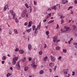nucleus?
Listing matches in <instances>:
<instances>
[{
	"mask_svg": "<svg viewBox=\"0 0 77 77\" xmlns=\"http://www.w3.org/2000/svg\"><path fill=\"white\" fill-rule=\"evenodd\" d=\"M26 16V17L29 18V17H28V14H27V10H24L21 13V16L22 17H24Z\"/></svg>",
	"mask_w": 77,
	"mask_h": 77,
	"instance_id": "1",
	"label": "nucleus"
},
{
	"mask_svg": "<svg viewBox=\"0 0 77 77\" xmlns=\"http://www.w3.org/2000/svg\"><path fill=\"white\" fill-rule=\"evenodd\" d=\"M41 22H40L39 25L37 26V27L35 29V30L34 32V33L35 34H36L37 33V31H38V29H41Z\"/></svg>",
	"mask_w": 77,
	"mask_h": 77,
	"instance_id": "2",
	"label": "nucleus"
},
{
	"mask_svg": "<svg viewBox=\"0 0 77 77\" xmlns=\"http://www.w3.org/2000/svg\"><path fill=\"white\" fill-rule=\"evenodd\" d=\"M18 57H15L13 58V65H15L16 64V60H18Z\"/></svg>",
	"mask_w": 77,
	"mask_h": 77,
	"instance_id": "3",
	"label": "nucleus"
},
{
	"mask_svg": "<svg viewBox=\"0 0 77 77\" xmlns=\"http://www.w3.org/2000/svg\"><path fill=\"white\" fill-rule=\"evenodd\" d=\"M10 13L11 14V15L13 16V19H15V14L14 13V11L13 10H11L10 11Z\"/></svg>",
	"mask_w": 77,
	"mask_h": 77,
	"instance_id": "4",
	"label": "nucleus"
},
{
	"mask_svg": "<svg viewBox=\"0 0 77 77\" xmlns=\"http://www.w3.org/2000/svg\"><path fill=\"white\" fill-rule=\"evenodd\" d=\"M64 29L63 30V32H68L70 28L69 27H66V26H64Z\"/></svg>",
	"mask_w": 77,
	"mask_h": 77,
	"instance_id": "5",
	"label": "nucleus"
},
{
	"mask_svg": "<svg viewBox=\"0 0 77 77\" xmlns=\"http://www.w3.org/2000/svg\"><path fill=\"white\" fill-rule=\"evenodd\" d=\"M16 67L17 69H20V62H19L17 63L16 65Z\"/></svg>",
	"mask_w": 77,
	"mask_h": 77,
	"instance_id": "6",
	"label": "nucleus"
},
{
	"mask_svg": "<svg viewBox=\"0 0 77 77\" xmlns=\"http://www.w3.org/2000/svg\"><path fill=\"white\" fill-rule=\"evenodd\" d=\"M32 45L31 44H29L28 45V48L29 51H31V50H32Z\"/></svg>",
	"mask_w": 77,
	"mask_h": 77,
	"instance_id": "7",
	"label": "nucleus"
},
{
	"mask_svg": "<svg viewBox=\"0 0 77 77\" xmlns=\"http://www.w3.org/2000/svg\"><path fill=\"white\" fill-rule=\"evenodd\" d=\"M53 38V42H56L57 41V37L56 36H55Z\"/></svg>",
	"mask_w": 77,
	"mask_h": 77,
	"instance_id": "8",
	"label": "nucleus"
},
{
	"mask_svg": "<svg viewBox=\"0 0 77 77\" xmlns=\"http://www.w3.org/2000/svg\"><path fill=\"white\" fill-rule=\"evenodd\" d=\"M63 71L64 72V74H68V69H63Z\"/></svg>",
	"mask_w": 77,
	"mask_h": 77,
	"instance_id": "9",
	"label": "nucleus"
},
{
	"mask_svg": "<svg viewBox=\"0 0 77 77\" xmlns=\"http://www.w3.org/2000/svg\"><path fill=\"white\" fill-rule=\"evenodd\" d=\"M25 5L26 6V7L27 8H29L30 11V12H31L32 11V7H31V6H29V7H28V5H27V4H25Z\"/></svg>",
	"mask_w": 77,
	"mask_h": 77,
	"instance_id": "10",
	"label": "nucleus"
},
{
	"mask_svg": "<svg viewBox=\"0 0 77 77\" xmlns=\"http://www.w3.org/2000/svg\"><path fill=\"white\" fill-rule=\"evenodd\" d=\"M32 22L30 21L29 22V24L28 25V27H30L32 26Z\"/></svg>",
	"mask_w": 77,
	"mask_h": 77,
	"instance_id": "11",
	"label": "nucleus"
},
{
	"mask_svg": "<svg viewBox=\"0 0 77 77\" xmlns=\"http://www.w3.org/2000/svg\"><path fill=\"white\" fill-rule=\"evenodd\" d=\"M8 8V5H6L5 6L4 8V11H6Z\"/></svg>",
	"mask_w": 77,
	"mask_h": 77,
	"instance_id": "12",
	"label": "nucleus"
},
{
	"mask_svg": "<svg viewBox=\"0 0 77 77\" xmlns=\"http://www.w3.org/2000/svg\"><path fill=\"white\" fill-rule=\"evenodd\" d=\"M51 60L52 62H54L56 60V58L54 57L51 58Z\"/></svg>",
	"mask_w": 77,
	"mask_h": 77,
	"instance_id": "13",
	"label": "nucleus"
},
{
	"mask_svg": "<svg viewBox=\"0 0 77 77\" xmlns=\"http://www.w3.org/2000/svg\"><path fill=\"white\" fill-rule=\"evenodd\" d=\"M19 53L20 54H23L24 53V51L23 50H21L19 51Z\"/></svg>",
	"mask_w": 77,
	"mask_h": 77,
	"instance_id": "14",
	"label": "nucleus"
},
{
	"mask_svg": "<svg viewBox=\"0 0 77 77\" xmlns=\"http://www.w3.org/2000/svg\"><path fill=\"white\" fill-rule=\"evenodd\" d=\"M33 63L32 64H31V66H33V67L34 68H36V66H37L35 64L33 65Z\"/></svg>",
	"mask_w": 77,
	"mask_h": 77,
	"instance_id": "15",
	"label": "nucleus"
},
{
	"mask_svg": "<svg viewBox=\"0 0 77 77\" xmlns=\"http://www.w3.org/2000/svg\"><path fill=\"white\" fill-rule=\"evenodd\" d=\"M33 30L34 31L35 30V28H36V26L35 25H33L32 26Z\"/></svg>",
	"mask_w": 77,
	"mask_h": 77,
	"instance_id": "16",
	"label": "nucleus"
},
{
	"mask_svg": "<svg viewBox=\"0 0 77 77\" xmlns=\"http://www.w3.org/2000/svg\"><path fill=\"white\" fill-rule=\"evenodd\" d=\"M51 9L52 10L54 9V10H56V6L54 5V7H51Z\"/></svg>",
	"mask_w": 77,
	"mask_h": 77,
	"instance_id": "17",
	"label": "nucleus"
},
{
	"mask_svg": "<svg viewBox=\"0 0 77 77\" xmlns=\"http://www.w3.org/2000/svg\"><path fill=\"white\" fill-rule=\"evenodd\" d=\"M14 32L15 34H18V31H17V30L16 29L14 30Z\"/></svg>",
	"mask_w": 77,
	"mask_h": 77,
	"instance_id": "18",
	"label": "nucleus"
},
{
	"mask_svg": "<svg viewBox=\"0 0 77 77\" xmlns=\"http://www.w3.org/2000/svg\"><path fill=\"white\" fill-rule=\"evenodd\" d=\"M28 69H29V67L27 66L25 67L24 68V71H27V70Z\"/></svg>",
	"mask_w": 77,
	"mask_h": 77,
	"instance_id": "19",
	"label": "nucleus"
},
{
	"mask_svg": "<svg viewBox=\"0 0 77 77\" xmlns=\"http://www.w3.org/2000/svg\"><path fill=\"white\" fill-rule=\"evenodd\" d=\"M72 28L73 29L72 30H75V29L76 28V27L74 26H72Z\"/></svg>",
	"mask_w": 77,
	"mask_h": 77,
	"instance_id": "20",
	"label": "nucleus"
},
{
	"mask_svg": "<svg viewBox=\"0 0 77 77\" xmlns=\"http://www.w3.org/2000/svg\"><path fill=\"white\" fill-rule=\"evenodd\" d=\"M31 30H32V29L31 28L29 29H27L26 30V31L27 32H30L31 31Z\"/></svg>",
	"mask_w": 77,
	"mask_h": 77,
	"instance_id": "21",
	"label": "nucleus"
},
{
	"mask_svg": "<svg viewBox=\"0 0 77 77\" xmlns=\"http://www.w3.org/2000/svg\"><path fill=\"white\" fill-rule=\"evenodd\" d=\"M6 57L5 56H4L2 57V60H6Z\"/></svg>",
	"mask_w": 77,
	"mask_h": 77,
	"instance_id": "22",
	"label": "nucleus"
},
{
	"mask_svg": "<svg viewBox=\"0 0 77 77\" xmlns=\"http://www.w3.org/2000/svg\"><path fill=\"white\" fill-rule=\"evenodd\" d=\"M19 21H18V19H17V18H15V22L16 23H18Z\"/></svg>",
	"mask_w": 77,
	"mask_h": 77,
	"instance_id": "23",
	"label": "nucleus"
},
{
	"mask_svg": "<svg viewBox=\"0 0 77 77\" xmlns=\"http://www.w3.org/2000/svg\"><path fill=\"white\" fill-rule=\"evenodd\" d=\"M56 49L57 50H60V47H57L56 48Z\"/></svg>",
	"mask_w": 77,
	"mask_h": 77,
	"instance_id": "24",
	"label": "nucleus"
},
{
	"mask_svg": "<svg viewBox=\"0 0 77 77\" xmlns=\"http://www.w3.org/2000/svg\"><path fill=\"white\" fill-rule=\"evenodd\" d=\"M63 51L64 53H66V49H63Z\"/></svg>",
	"mask_w": 77,
	"mask_h": 77,
	"instance_id": "25",
	"label": "nucleus"
},
{
	"mask_svg": "<svg viewBox=\"0 0 77 77\" xmlns=\"http://www.w3.org/2000/svg\"><path fill=\"white\" fill-rule=\"evenodd\" d=\"M26 60V57H25L23 60H22V62H24Z\"/></svg>",
	"mask_w": 77,
	"mask_h": 77,
	"instance_id": "26",
	"label": "nucleus"
},
{
	"mask_svg": "<svg viewBox=\"0 0 77 77\" xmlns=\"http://www.w3.org/2000/svg\"><path fill=\"white\" fill-rule=\"evenodd\" d=\"M39 55H42V51H39Z\"/></svg>",
	"mask_w": 77,
	"mask_h": 77,
	"instance_id": "27",
	"label": "nucleus"
},
{
	"mask_svg": "<svg viewBox=\"0 0 77 77\" xmlns=\"http://www.w3.org/2000/svg\"><path fill=\"white\" fill-rule=\"evenodd\" d=\"M44 73V71L43 70H41L40 72V74H42Z\"/></svg>",
	"mask_w": 77,
	"mask_h": 77,
	"instance_id": "28",
	"label": "nucleus"
},
{
	"mask_svg": "<svg viewBox=\"0 0 77 77\" xmlns=\"http://www.w3.org/2000/svg\"><path fill=\"white\" fill-rule=\"evenodd\" d=\"M47 58H48V57H45L44 59V61H45V60H46Z\"/></svg>",
	"mask_w": 77,
	"mask_h": 77,
	"instance_id": "29",
	"label": "nucleus"
},
{
	"mask_svg": "<svg viewBox=\"0 0 77 77\" xmlns=\"http://www.w3.org/2000/svg\"><path fill=\"white\" fill-rule=\"evenodd\" d=\"M11 75V74L10 73H8V74L7 75V77H9V76H10V75Z\"/></svg>",
	"mask_w": 77,
	"mask_h": 77,
	"instance_id": "30",
	"label": "nucleus"
},
{
	"mask_svg": "<svg viewBox=\"0 0 77 77\" xmlns=\"http://www.w3.org/2000/svg\"><path fill=\"white\" fill-rule=\"evenodd\" d=\"M46 35H48V34H49V31H47L46 32Z\"/></svg>",
	"mask_w": 77,
	"mask_h": 77,
	"instance_id": "31",
	"label": "nucleus"
},
{
	"mask_svg": "<svg viewBox=\"0 0 77 77\" xmlns=\"http://www.w3.org/2000/svg\"><path fill=\"white\" fill-rule=\"evenodd\" d=\"M73 45H77V43L76 42H73Z\"/></svg>",
	"mask_w": 77,
	"mask_h": 77,
	"instance_id": "32",
	"label": "nucleus"
},
{
	"mask_svg": "<svg viewBox=\"0 0 77 77\" xmlns=\"http://www.w3.org/2000/svg\"><path fill=\"white\" fill-rule=\"evenodd\" d=\"M62 4H65V0H63L62 2Z\"/></svg>",
	"mask_w": 77,
	"mask_h": 77,
	"instance_id": "33",
	"label": "nucleus"
},
{
	"mask_svg": "<svg viewBox=\"0 0 77 77\" xmlns=\"http://www.w3.org/2000/svg\"><path fill=\"white\" fill-rule=\"evenodd\" d=\"M49 66H51V65H54V63H50L49 65Z\"/></svg>",
	"mask_w": 77,
	"mask_h": 77,
	"instance_id": "34",
	"label": "nucleus"
},
{
	"mask_svg": "<svg viewBox=\"0 0 77 77\" xmlns=\"http://www.w3.org/2000/svg\"><path fill=\"white\" fill-rule=\"evenodd\" d=\"M61 24H63V23H64V20H63V19H62V20H61Z\"/></svg>",
	"mask_w": 77,
	"mask_h": 77,
	"instance_id": "35",
	"label": "nucleus"
},
{
	"mask_svg": "<svg viewBox=\"0 0 77 77\" xmlns=\"http://www.w3.org/2000/svg\"><path fill=\"white\" fill-rule=\"evenodd\" d=\"M72 75L73 76H74V75H75V72H74L73 71L72 72Z\"/></svg>",
	"mask_w": 77,
	"mask_h": 77,
	"instance_id": "36",
	"label": "nucleus"
},
{
	"mask_svg": "<svg viewBox=\"0 0 77 77\" xmlns=\"http://www.w3.org/2000/svg\"><path fill=\"white\" fill-rule=\"evenodd\" d=\"M27 24H28V23H27V22H26L24 24V26H27Z\"/></svg>",
	"mask_w": 77,
	"mask_h": 77,
	"instance_id": "37",
	"label": "nucleus"
},
{
	"mask_svg": "<svg viewBox=\"0 0 77 77\" xmlns=\"http://www.w3.org/2000/svg\"><path fill=\"white\" fill-rule=\"evenodd\" d=\"M18 50H19V49L18 48H17L15 49V51H18Z\"/></svg>",
	"mask_w": 77,
	"mask_h": 77,
	"instance_id": "38",
	"label": "nucleus"
},
{
	"mask_svg": "<svg viewBox=\"0 0 77 77\" xmlns=\"http://www.w3.org/2000/svg\"><path fill=\"white\" fill-rule=\"evenodd\" d=\"M34 5H37V3H36V2H35V1H34Z\"/></svg>",
	"mask_w": 77,
	"mask_h": 77,
	"instance_id": "39",
	"label": "nucleus"
},
{
	"mask_svg": "<svg viewBox=\"0 0 77 77\" xmlns=\"http://www.w3.org/2000/svg\"><path fill=\"white\" fill-rule=\"evenodd\" d=\"M61 58H62V57H60L58 58V60H60L61 59Z\"/></svg>",
	"mask_w": 77,
	"mask_h": 77,
	"instance_id": "40",
	"label": "nucleus"
},
{
	"mask_svg": "<svg viewBox=\"0 0 77 77\" xmlns=\"http://www.w3.org/2000/svg\"><path fill=\"white\" fill-rule=\"evenodd\" d=\"M49 17L48 16V15L46 16L45 17V18H46V19H47V18H48Z\"/></svg>",
	"mask_w": 77,
	"mask_h": 77,
	"instance_id": "41",
	"label": "nucleus"
},
{
	"mask_svg": "<svg viewBox=\"0 0 77 77\" xmlns=\"http://www.w3.org/2000/svg\"><path fill=\"white\" fill-rule=\"evenodd\" d=\"M47 47V45L46 44H45V48H46Z\"/></svg>",
	"mask_w": 77,
	"mask_h": 77,
	"instance_id": "42",
	"label": "nucleus"
},
{
	"mask_svg": "<svg viewBox=\"0 0 77 77\" xmlns=\"http://www.w3.org/2000/svg\"><path fill=\"white\" fill-rule=\"evenodd\" d=\"M46 21H47V19H45L43 20V22L44 23H45V22H46Z\"/></svg>",
	"mask_w": 77,
	"mask_h": 77,
	"instance_id": "43",
	"label": "nucleus"
},
{
	"mask_svg": "<svg viewBox=\"0 0 77 77\" xmlns=\"http://www.w3.org/2000/svg\"><path fill=\"white\" fill-rule=\"evenodd\" d=\"M9 34H10V35H11V34H12V32H11V31H9Z\"/></svg>",
	"mask_w": 77,
	"mask_h": 77,
	"instance_id": "44",
	"label": "nucleus"
},
{
	"mask_svg": "<svg viewBox=\"0 0 77 77\" xmlns=\"http://www.w3.org/2000/svg\"><path fill=\"white\" fill-rule=\"evenodd\" d=\"M2 64H4L5 63V61H2Z\"/></svg>",
	"mask_w": 77,
	"mask_h": 77,
	"instance_id": "45",
	"label": "nucleus"
},
{
	"mask_svg": "<svg viewBox=\"0 0 77 77\" xmlns=\"http://www.w3.org/2000/svg\"><path fill=\"white\" fill-rule=\"evenodd\" d=\"M29 61H31L32 60V58L30 57H29Z\"/></svg>",
	"mask_w": 77,
	"mask_h": 77,
	"instance_id": "46",
	"label": "nucleus"
},
{
	"mask_svg": "<svg viewBox=\"0 0 77 77\" xmlns=\"http://www.w3.org/2000/svg\"><path fill=\"white\" fill-rule=\"evenodd\" d=\"M74 2L76 4H77V0H75V1H74Z\"/></svg>",
	"mask_w": 77,
	"mask_h": 77,
	"instance_id": "47",
	"label": "nucleus"
},
{
	"mask_svg": "<svg viewBox=\"0 0 77 77\" xmlns=\"http://www.w3.org/2000/svg\"><path fill=\"white\" fill-rule=\"evenodd\" d=\"M58 28H59V25H58V24H57L56 29H58Z\"/></svg>",
	"mask_w": 77,
	"mask_h": 77,
	"instance_id": "48",
	"label": "nucleus"
},
{
	"mask_svg": "<svg viewBox=\"0 0 77 77\" xmlns=\"http://www.w3.org/2000/svg\"><path fill=\"white\" fill-rule=\"evenodd\" d=\"M54 20H51L50 21H51V23H53V22H54Z\"/></svg>",
	"mask_w": 77,
	"mask_h": 77,
	"instance_id": "49",
	"label": "nucleus"
},
{
	"mask_svg": "<svg viewBox=\"0 0 77 77\" xmlns=\"http://www.w3.org/2000/svg\"><path fill=\"white\" fill-rule=\"evenodd\" d=\"M34 9L35 10H38V7L35 8Z\"/></svg>",
	"mask_w": 77,
	"mask_h": 77,
	"instance_id": "50",
	"label": "nucleus"
},
{
	"mask_svg": "<svg viewBox=\"0 0 77 77\" xmlns=\"http://www.w3.org/2000/svg\"><path fill=\"white\" fill-rule=\"evenodd\" d=\"M68 43L69 44H71L70 41H69Z\"/></svg>",
	"mask_w": 77,
	"mask_h": 77,
	"instance_id": "51",
	"label": "nucleus"
},
{
	"mask_svg": "<svg viewBox=\"0 0 77 77\" xmlns=\"http://www.w3.org/2000/svg\"><path fill=\"white\" fill-rule=\"evenodd\" d=\"M69 8H70V9H72V8H73V7L70 6V7H69Z\"/></svg>",
	"mask_w": 77,
	"mask_h": 77,
	"instance_id": "52",
	"label": "nucleus"
},
{
	"mask_svg": "<svg viewBox=\"0 0 77 77\" xmlns=\"http://www.w3.org/2000/svg\"><path fill=\"white\" fill-rule=\"evenodd\" d=\"M48 11H51V8H49L48 9Z\"/></svg>",
	"mask_w": 77,
	"mask_h": 77,
	"instance_id": "53",
	"label": "nucleus"
},
{
	"mask_svg": "<svg viewBox=\"0 0 77 77\" xmlns=\"http://www.w3.org/2000/svg\"><path fill=\"white\" fill-rule=\"evenodd\" d=\"M65 1V2H66V3H68V1L67 0H66Z\"/></svg>",
	"mask_w": 77,
	"mask_h": 77,
	"instance_id": "54",
	"label": "nucleus"
},
{
	"mask_svg": "<svg viewBox=\"0 0 77 77\" xmlns=\"http://www.w3.org/2000/svg\"><path fill=\"white\" fill-rule=\"evenodd\" d=\"M50 71V72H51L52 71V70H51V69H49Z\"/></svg>",
	"mask_w": 77,
	"mask_h": 77,
	"instance_id": "55",
	"label": "nucleus"
},
{
	"mask_svg": "<svg viewBox=\"0 0 77 77\" xmlns=\"http://www.w3.org/2000/svg\"><path fill=\"white\" fill-rule=\"evenodd\" d=\"M51 13L50 14H48L49 16H51Z\"/></svg>",
	"mask_w": 77,
	"mask_h": 77,
	"instance_id": "56",
	"label": "nucleus"
},
{
	"mask_svg": "<svg viewBox=\"0 0 77 77\" xmlns=\"http://www.w3.org/2000/svg\"><path fill=\"white\" fill-rule=\"evenodd\" d=\"M7 55L8 57H11V55H10L9 54H8Z\"/></svg>",
	"mask_w": 77,
	"mask_h": 77,
	"instance_id": "57",
	"label": "nucleus"
},
{
	"mask_svg": "<svg viewBox=\"0 0 77 77\" xmlns=\"http://www.w3.org/2000/svg\"><path fill=\"white\" fill-rule=\"evenodd\" d=\"M10 69H11V70H12L13 69V68L12 67H10Z\"/></svg>",
	"mask_w": 77,
	"mask_h": 77,
	"instance_id": "58",
	"label": "nucleus"
},
{
	"mask_svg": "<svg viewBox=\"0 0 77 77\" xmlns=\"http://www.w3.org/2000/svg\"><path fill=\"white\" fill-rule=\"evenodd\" d=\"M72 39H73L72 38H71L70 40L69 41L71 42V41H72Z\"/></svg>",
	"mask_w": 77,
	"mask_h": 77,
	"instance_id": "59",
	"label": "nucleus"
},
{
	"mask_svg": "<svg viewBox=\"0 0 77 77\" xmlns=\"http://www.w3.org/2000/svg\"><path fill=\"white\" fill-rule=\"evenodd\" d=\"M50 38V36H49V35H48L47 38L48 39V38Z\"/></svg>",
	"mask_w": 77,
	"mask_h": 77,
	"instance_id": "60",
	"label": "nucleus"
},
{
	"mask_svg": "<svg viewBox=\"0 0 77 77\" xmlns=\"http://www.w3.org/2000/svg\"><path fill=\"white\" fill-rule=\"evenodd\" d=\"M68 76H67V77H69V76H70V74H68Z\"/></svg>",
	"mask_w": 77,
	"mask_h": 77,
	"instance_id": "61",
	"label": "nucleus"
},
{
	"mask_svg": "<svg viewBox=\"0 0 77 77\" xmlns=\"http://www.w3.org/2000/svg\"><path fill=\"white\" fill-rule=\"evenodd\" d=\"M60 40H58L57 41V42H60Z\"/></svg>",
	"mask_w": 77,
	"mask_h": 77,
	"instance_id": "62",
	"label": "nucleus"
},
{
	"mask_svg": "<svg viewBox=\"0 0 77 77\" xmlns=\"http://www.w3.org/2000/svg\"><path fill=\"white\" fill-rule=\"evenodd\" d=\"M48 24H50V23H51V21H50L48 22Z\"/></svg>",
	"mask_w": 77,
	"mask_h": 77,
	"instance_id": "63",
	"label": "nucleus"
},
{
	"mask_svg": "<svg viewBox=\"0 0 77 77\" xmlns=\"http://www.w3.org/2000/svg\"><path fill=\"white\" fill-rule=\"evenodd\" d=\"M71 21H72V19L71 20H69V23H70V22Z\"/></svg>",
	"mask_w": 77,
	"mask_h": 77,
	"instance_id": "64",
	"label": "nucleus"
}]
</instances>
